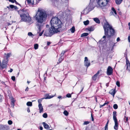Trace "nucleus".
<instances>
[{"instance_id": "obj_34", "label": "nucleus", "mask_w": 130, "mask_h": 130, "mask_svg": "<svg viewBox=\"0 0 130 130\" xmlns=\"http://www.w3.org/2000/svg\"><path fill=\"white\" fill-rule=\"evenodd\" d=\"M62 58L61 57H60L58 59V61H59V62H57V64H58L59 63H60L61 62V61H62Z\"/></svg>"}, {"instance_id": "obj_1", "label": "nucleus", "mask_w": 130, "mask_h": 130, "mask_svg": "<svg viewBox=\"0 0 130 130\" xmlns=\"http://www.w3.org/2000/svg\"><path fill=\"white\" fill-rule=\"evenodd\" d=\"M50 23L51 27L50 31L46 30L44 33V35L46 36H51L53 34L59 32V29L62 26L61 21L57 17L53 18Z\"/></svg>"}, {"instance_id": "obj_10", "label": "nucleus", "mask_w": 130, "mask_h": 130, "mask_svg": "<svg viewBox=\"0 0 130 130\" xmlns=\"http://www.w3.org/2000/svg\"><path fill=\"white\" fill-rule=\"evenodd\" d=\"M84 64L85 66L87 67H88L90 65V62H89L87 57H85V58Z\"/></svg>"}, {"instance_id": "obj_6", "label": "nucleus", "mask_w": 130, "mask_h": 130, "mask_svg": "<svg viewBox=\"0 0 130 130\" xmlns=\"http://www.w3.org/2000/svg\"><path fill=\"white\" fill-rule=\"evenodd\" d=\"M20 16L21 17L22 16H24L29 14L28 10L25 9H23L21 10H20L18 11Z\"/></svg>"}, {"instance_id": "obj_53", "label": "nucleus", "mask_w": 130, "mask_h": 130, "mask_svg": "<svg viewBox=\"0 0 130 130\" xmlns=\"http://www.w3.org/2000/svg\"><path fill=\"white\" fill-rule=\"evenodd\" d=\"M3 96L0 94V102H1L2 101V98Z\"/></svg>"}, {"instance_id": "obj_46", "label": "nucleus", "mask_w": 130, "mask_h": 130, "mask_svg": "<svg viewBox=\"0 0 130 130\" xmlns=\"http://www.w3.org/2000/svg\"><path fill=\"white\" fill-rule=\"evenodd\" d=\"M9 7L13 9L14 8V6L13 5H10Z\"/></svg>"}, {"instance_id": "obj_26", "label": "nucleus", "mask_w": 130, "mask_h": 130, "mask_svg": "<svg viewBox=\"0 0 130 130\" xmlns=\"http://www.w3.org/2000/svg\"><path fill=\"white\" fill-rule=\"evenodd\" d=\"M26 105L28 106H31L32 105V102H28L26 103Z\"/></svg>"}, {"instance_id": "obj_16", "label": "nucleus", "mask_w": 130, "mask_h": 130, "mask_svg": "<svg viewBox=\"0 0 130 130\" xmlns=\"http://www.w3.org/2000/svg\"><path fill=\"white\" fill-rule=\"evenodd\" d=\"M55 94L54 95H49V94H47L45 96L46 97L44 98V99H51L52 98H53V97H54L55 95Z\"/></svg>"}, {"instance_id": "obj_7", "label": "nucleus", "mask_w": 130, "mask_h": 130, "mask_svg": "<svg viewBox=\"0 0 130 130\" xmlns=\"http://www.w3.org/2000/svg\"><path fill=\"white\" fill-rule=\"evenodd\" d=\"M113 73V69L112 67L109 66L107 68V74L108 75H110Z\"/></svg>"}, {"instance_id": "obj_57", "label": "nucleus", "mask_w": 130, "mask_h": 130, "mask_svg": "<svg viewBox=\"0 0 130 130\" xmlns=\"http://www.w3.org/2000/svg\"><path fill=\"white\" fill-rule=\"evenodd\" d=\"M14 8L15 9L17 10L18 9V8L16 6H14Z\"/></svg>"}, {"instance_id": "obj_15", "label": "nucleus", "mask_w": 130, "mask_h": 130, "mask_svg": "<svg viewBox=\"0 0 130 130\" xmlns=\"http://www.w3.org/2000/svg\"><path fill=\"white\" fill-rule=\"evenodd\" d=\"M42 124L43 125L44 128H45L47 130L50 129V127L48 124H47L44 122H43Z\"/></svg>"}, {"instance_id": "obj_35", "label": "nucleus", "mask_w": 130, "mask_h": 130, "mask_svg": "<svg viewBox=\"0 0 130 130\" xmlns=\"http://www.w3.org/2000/svg\"><path fill=\"white\" fill-rule=\"evenodd\" d=\"M63 114L64 115L66 116H67L68 115V112L67 110H65L63 112Z\"/></svg>"}, {"instance_id": "obj_48", "label": "nucleus", "mask_w": 130, "mask_h": 130, "mask_svg": "<svg viewBox=\"0 0 130 130\" xmlns=\"http://www.w3.org/2000/svg\"><path fill=\"white\" fill-rule=\"evenodd\" d=\"M62 14V15H61V16L62 17V16L64 15V14H63V12H59V14Z\"/></svg>"}, {"instance_id": "obj_47", "label": "nucleus", "mask_w": 130, "mask_h": 130, "mask_svg": "<svg viewBox=\"0 0 130 130\" xmlns=\"http://www.w3.org/2000/svg\"><path fill=\"white\" fill-rule=\"evenodd\" d=\"M26 1L29 4H30L31 3V0H27Z\"/></svg>"}, {"instance_id": "obj_18", "label": "nucleus", "mask_w": 130, "mask_h": 130, "mask_svg": "<svg viewBox=\"0 0 130 130\" xmlns=\"http://www.w3.org/2000/svg\"><path fill=\"white\" fill-rule=\"evenodd\" d=\"M117 112L116 111H114L113 112V120H117V118L116 116Z\"/></svg>"}, {"instance_id": "obj_13", "label": "nucleus", "mask_w": 130, "mask_h": 130, "mask_svg": "<svg viewBox=\"0 0 130 130\" xmlns=\"http://www.w3.org/2000/svg\"><path fill=\"white\" fill-rule=\"evenodd\" d=\"M115 123V125L114 126V129L116 130H117L118 129V124L117 120H114Z\"/></svg>"}, {"instance_id": "obj_4", "label": "nucleus", "mask_w": 130, "mask_h": 130, "mask_svg": "<svg viewBox=\"0 0 130 130\" xmlns=\"http://www.w3.org/2000/svg\"><path fill=\"white\" fill-rule=\"evenodd\" d=\"M90 2L93 3L94 2H97L99 6L104 7L109 2V0H90Z\"/></svg>"}, {"instance_id": "obj_63", "label": "nucleus", "mask_w": 130, "mask_h": 130, "mask_svg": "<svg viewBox=\"0 0 130 130\" xmlns=\"http://www.w3.org/2000/svg\"><path fill=\"white\" fill-rule=\"evenodd\" d=\"M128 25L129 26V28L130 29V22L128 23Z\"/></svg>"}, {"instance_id": "obj_20", "label": "nucleus", "mask_w": 130, "mask_h": 130, "mask_svg": "<svg viewBox=\"0 0 130 130\" xmlns=\"http://www.w3.org/2000/svg\"><path fill=\"white\" fill-rule=\"evenodd\" d=\"M55 4H59L60 3H61L62 2H63V0H54Z\"/></svg>"}, {"instance_id": "obj_52", "label": "nucleus", "mask_w": 130, "mask_h": 130, "mask_svg": "<svg viewBox=\"0 0 130 130\" xmlns=\"http://www.w3.org/2000/svg\"><path fill=\"white\" fill-rule=\"evenodd\" d=\"M66 52H67V51H63L62 52L61 54H62V55H63V54L64 53H65Z\"/></svg>"}, {"instance_id": "obj_45", "label": "nucleus", "mask_w": 130, "mask_h": 130, "mask_svg": "<svg viewBox=\"0 0 130 130\" xmlns=\"http://www.w3.org/2000/svg\"><path fill=\"white\" fill-rule=\"evenodd\" d=\"M89 123L88 121H85L84 123V125H87Z\"/></svg>"}, {"instance_id": "obj_33", "label": "nucleus", "mask_w": 130, "mask_h": 130, "mask_svg": "<svg viewBox=\"0 0 130 130\" xmlns=\"http://www.w3.org/2000/svg\"><path fill=\"white\" fill-rule=\"evenodd\" d=\"M124 120L125 123L127 122L128 120V117H126L125 116L124 118Z\"/></svg>"}, {"instance_id": "obj_42", "label": "nucleus", "mask_w": 130, "mask_h": 130, "mask_svg": "<svg viewBox=\"0 0 130 130\" xmlns=\"http://www.w3.org/2000/svg\"><path fill=\"white\" fill-rule=\"evenodd\" d=\"M126 64H128V63H129H129H129V61L128 60V58L127 57H126Z\"/></svg>"}, {"instance_id": "obj_12", "label": "nucleus", "mask_w": 130, "mask_h": 130, "mask_svg": "<svg viewBox=\"0 0 130 130\" xmlns=\"http://www.w3.org/2000/svg\"><path fill=\"white\" fill-rule=\"evenodd\" d=\"M87 7L89 9H91L92 10L93 9L94 7L93 3L90 2L89 5Z\"/></svg>"}, {"instance_id": "obj_11", "label": "nucleus", "mask_w": 130, "mask_h": 130, "mask_svg": "<svg viewBox=\"0 0 130 130\" xmlns=\"http://www.w3.org/2000/svg\"><path fill=\"white\" fill-rule=\"evenodd\" d=\"M111 10L112 11H111L109 13V14L110 16L112 15H114V16H115V15H114L113 13H114L116 15L117 14L116 11L113 7H112L111 8Z\"/></svg>"}, {"instance_id": "obj_31", "label": "nucleus", "mask_w": 130, "mask_h": 130, "mask_svg": "<svg viewBox=\"0 0 130 130\" xmlns=\"http://www.w3.org/2000/svg\"><path fill=\"white\" fill-rule=\"evenodd\" d=\"M11 55V53H9L7 54L6 56V59L7 60L8 58L10 57V55Z\"/></svg>"}, {"instance_id": "obj_43", "label": "nucleus", "mask_w": 130, "mask_h": 130, "mask_svg": "<svg viewBox=\"0 0 130 130\" xmlns=\"http://www.w3.org/2000/svg\"><path fill=\"white\" fill-rule=\"evenodd\" d=\"M11 79L13 81L15 80V77L14 76H12L11 77Z\"/></svg>"}, {"instance_id": "obj_50", "label": "nucleus", "mask_w": 130, "mask_h": 130, "mask_svg": "<svg viewBox=\"0 0 130 130\" xmlns=\"http://www.w3.org/2000/svg\"><path fill=\"white\" fill-rule=\"evenodd\" d=\"M108 126L105 125V130H108Z\"/></svg>"}, {"instance_id": "obj_23", "label": "nucleus", "mask_w": 130, "mask_h": 130, "mask_svg": "<svg viewBox=\"0 0 130 130\" xmlns=\"http://www.w3.org/2000/svg\"><path fill=\"white\" fill-rule=\"evenodd\" d=\"M94 20L97 23L99 24L100 23V20L98 18H93Z\"/></svg>"}, {"instance_id": "obj_22", "label": "nucleus", "mask_w": 130, "mask_h": 130, "mask_svg": "<svg viewBox=\"0 0 130 130\" xmlns=\"http://www.w3.org/2000/svg\"><path fill=\"white\" fill-rule=\"evenodd\" d=\"M15 100L13 98H12L11 99V104L12 105L13 107L14 105V102H15Z\"/></svg>"}, {"instance_id": "obj_5", "label": "nucleus", "mask_w": 130, "mask_h": 130, "mask_svg": "<svg viewBox=\"0 0 130 130\" xmlns=\"http://www.w3.org/2000/svg\"><path fill=\"white\" fill-rule=\"evenodd\" d=\"M21 22L24 21L25 22H30L31 21V18L29 16V15H25L21 16Z\"/></svg>"}, {"instance_id": "obj_59", "label": "nucleus", "mask_w": 130, "mask_h": 130, "mask_svg": "<svg viewBox=\"0 0 130 130\" xmlns=\"http://www.w3.org/2000/svg\"><path fill=\"white\" fill-rule=\"evenodd\" d=\"M84 87H82V89L80 91V93H81L83 91V89H84Z\"/></svg>"}, {"instance_id": "obj_2", "label": "nucleus", "mask_w": 130, "mask_h": 130, "mask_svg": "<svg viewBox=\"0 0 130 130\" xmlns=\"http://www.w3.org/2000/svg\"><path fill=\"white\" fill-rule=\"evenodd\" d=\"M47 16L46 12L43 9H38V12L35 16L37 22V25L39 30L38 33L40 36L42 35L43 32V30L41 32H40L43 27V22L44 20L46 19Z\"/></svg>"}, {"instance_id": "obj_56", "label": "nucleus", "mask_w": 130, "mask_h": 130, "mask_svg": "<svg viewBox=\"0 0 130 130\" xmlns=\"http://www.w3.org/2000/svg\"><path fill=\"white\" fill-rule=\"evenodd\" d=\"M27 111L28 112H30V111L29 108H28L27 109Z\"/></svg>"}, {"instance_id": "obj_9", "label": "nucleus", "mask_w": 130, "mask_h": 130, "mask_svg": "<svg viewBox=\"0 0 130 130\" xmlns=\"http://www.w3.org/2000/svg\"><path fill=\"white\" fill-rule=\"evenodd\" d=\"M91 11V9H88L87 7L83 10L81 12V14H88L90 11ZM82 14H81V15Z\"/></svg>"}, {"instance_id": "obj_21", "label": "nucleus", "mask_w": 130, "mask_h": 130, "mask_svg": "<svg viewBox=\"0 0 130 130\" xmlns=\"http://www.w3.org/2000/svg\"><path fill=\"white\" fill-rule=\"evenodd\" d=\"M94 27L91 26L90 27H88L87 29L90 31H92L94 30Z\"/></svg>"}, {"instance_id": "obj_3", "label": "nucleus", "mask_w": 130, "mask_h": 130, "mask_svg": "<svg viewBox=\"0 0 130 130\" xmlns=\"http://www.w3.org/2000/svg\"><path fill=\"white\" fill-rule=\"evenodd\" d=\"M103 27L105 35L102 38V39H104V40L105 39L106 37L109 39L115 35V30L112 25H110L107 21H106V22L105 23Z\"/></svg>"}, {"instance_id": "obj_62", "label": "nucleus", "mask_w": 130, "mask_h": 130, "mask_svg": "<svg viewBox=\"0 0 130 130\" xmlns=\"http://www.w3.org/2000/svg\"><path fill=\"white\" fill-rule=\"evenodd\" d=\"M9 1L10 2H11L12 3H14V1L12 0H9Z\"/></svg>"}, {"instance_id": "obj_61", "label": "nucleus", "mask_w": 130, "mask_h": 130, "mask_svg": "<svg viewBox=\"0 0 130 130\" xmlns=\"http://www.w3.org/2000/svg\"><path fill=\"white\" fill-rule=\"evenodd\" d=\"M39 129L40 130H42L43 129V128L42 126H40Z\"/></svg>"}, {"instance_id": "obj_64", "label": "nucleus", "mask_w": 130, "mask_h": 130, "mask_svg": "<svg viewBox=\"0 0 130 130\" xmlns=\"http://www.w3.org/2000/svg\"><path fill=\"white\" fill-rule=\"evenodd\" d=\"M28 90V87H27L25 90V91H27Z\"/></svg>"}, {"instance_id": "obj_25", "label": "nucleus", "mask_w": 130, "mask_h": 130, "mask_svg": "<svg viewBox=\"0 0 130 130\" xmlns=\"http://www.w3.org/2000/svg\"><path fill=\"white\" fill-rule=\"evenodd\" d=\"M88 35V33H84L82 34L81 36V37H85L87 36Z\"/></svg>"}, {"instance_id": "obj_8", "label": "nucleus", "mask_w": 130, "mask_h": 130, "mask_svg": "<svg viewBox=\"0 0 130 130\" xmlns=\"http://www.w3.org/2000/svg\"><path fill=\"white\" fill-rule=\"evenodd\" d=\"M9 127L6 125H0V130H9Z\"/></svg>"}, {"instance_id": "obj_36", "label": "nucleus", "mask_w": 130, "mask_h": 130, "mask_svg": "<svg viewBox=\"0 0 130 130\" xmlns=\"http://www.w3.org/2000/svg\"><path fill=\"white\" fill-rule=\"evenodd\" d=\"M42 116L44 118H46L47 117V115L46 113H44L43 114Z\"/></svg>"}, {"instance_id": "obj_28", "label": "nucleus", "mask_w": 130, "mask_h": 130, "mask_svg": "<svg viewBox=\"0 0 130 130\" xmlns=\"http://www.w3.org/2000/svg\"><path fill=\"white\" fill-rule=\"evenodd\" d=\"M6 66L7 65L6 64L2 63V64L1 65V67L2 68L4 69L6 67Z\"/></svg>"}, {"instance_id": "obj_54", "label": "nucleus", "mask_w": 130, "mask_h": 130, "mask_svg": "<svg viewBox=\"0 0 130 130\" xmlns=\"http://www.w3.org/2000/svg\"><path fill=\"white\" fill-rule=\"evenodd\" d=\"M120 40V39L119 37H118L117 39V42H119Z\"/></svg>"}, {"instance_id": "obj_30", "label": "nucleus", "mask_w": 130, "mask_h": 130, "mask_svg": "<svg viewBox=\"0 0 130 130\" xmlns=\"http://www.w3.org/2000/svg\"><path fill=\"white\" fill-rule=\"evenodd\" d=\"M83 22L84 24L85 25H86L89 24V20H87L86 21H84Z\"/></svg>"}, {"instance_id": "obj_24", "label": "nucleus", "mask_w": 130, "mask_h": 130, "mask_svg": "<svg viewBox=\"0 0 130 130\" xmlns=\"http://www.w3.org/2000/svg\"><path fill=\"white\" fill-rule=\"evenodd\" d=\"M122 1L123 0H116V3L117 5H119L122 3Z\"/></svg>"}, {"instance_id": "obj_60", "label": "nucleus", "mask_w": 130, "mask_h": 130, "mask_svg": "<svg viewBox=\"0 0 130 130\" xmlns=\"http://www.w3.org/2000/svg\"><path fill=\"white\" fill-rule=\"evenodd\" d=\"M13 71V69H11L9 71L10 72H11Z\"/></svg>"}, {"instance_id": "obj_44", "label": "nucleus", "mask_w": 130, "mask_h": 130, "mask_svg": "<svg viewBox=\"0 0 130 130\" xmlns=\"http://www.w3.org/2000/svg\"><path fill=\"white\" fill-rule=\"evenodd\" d=\"M116 84L119 87L120 86V83L119 82L117 81L116 82Z\"/></svg>"}, {"instance_id": "obj_19", "label": "nucleus", "mask_w": 130, "mask_h": 130, "mask_svg": "<svg viewBox=\"0 0 130 130\" xmlns=\"http://www.w3.org/2000/svg\"><path fill=\"white\" fill-rule=\"evenodd\" d=\"M38 107L39 108V112L41 113L43 111V108L42 106V105H38Z\"/></svg>"}, {"instance_id": "obj_55", "label": "nucleus", "mask_w": 130, "mask_h": 130, "mask_svg": "<svg viewBox=\"0 0 130 130\" xmlns=\"http://www.w3.org/2000/svg\"><path fill=\"white\" fill-rule=\"evenodd\" d=\"M128 40L129 42H130V36H128Z\"/></svg>"}, {"instance_id": "obj_27", "label": "nucleus", "mask_w": 130, "mask_h": 130, "mask_svg": "<svg viewBox=\"0 0 130 130\" xmlns=\"http://www.w3.org/2000/svg\"><path fill=\"white\" fill-rule=\"evenodd\" d=\"M70 30L72 33L74 32L75 31V28L74 26L72 27L70 29Z\"/></svg>"}, {"instance_id": "obj_39", "label": "nucleus", "mask_w": 130, "mask_h": 130, "mask_svg": "<svg viewBox=\"0 0 130 130\" xmlns=\"http://www.w3.org/2000/svg\"><path fill=\"white\" fill-rule=\"evenodd\" d=\"M2 63L7 64V61L5 60H3L2 62Z\"/></svg>"}, {"instance_id": "obj_32", "label": "nucleus", "mask_w": 130, "mask_h": 130, "mask_svg": "<svg viewBox=\"0 0 130 130\" xmlns=\"http://www.w3.org/2000/svg\"><path fill=\"white\" fill-rule=\"evenodd\" d=\"M44 99V98H42L41 99H39L38 100V102L39 103V105L41 104V102L42 101V100Z\"/></svg>"}, {"instance_id": "obj_14", "label": "nucleus", "mask_w": 130, "mask_h": 130, "mask_svg": "<svg viewBox=\"0 0 130 130\" xmlns=\"http://www.w3.org/2000/svg\"><path fill=\"white\" fill-rule=\"evenodd\" d=\"M100 72V70H99L97 73L95 74V75H94V76L92 77V79L93 80L95 81L96 80L97 77L98 76V75L99 74Z\"/></svg>"}, {"instance_id": "obj_29", "label": "nucleus", "mask_w": 130, "mask_h": 130, "mask_svg": "<svg viewBox=\"0 0 130 130\" xmlns=\"http://www.w3.org/2000/svg\"><path fill=\"white\" fill-rule=\"evenodd\" d=\"M38 45L37 44H34V48L35 50L37 49L38 47Z\"/></svg>"}, {"instance_id": "obj_41", "label": "nucleus", "mask_w": 130, "mask_h": 130, "mask_svg": "<svg viewBox=\"0 0 130 130\" xmlns=\"http://www.w3.org/2000/svg\"><path fill=\"white\" fill-rule=\"evenodd\" d=\"M8 123L9 125H11L12 123V122L11 120H9L8 121Z\"/></svg>"}, {"instance_id": "obj_51", "label": "nucleus", "mask_w": 130, "mask_h": 130, "mask_svg": "<svg viewBox=\"0 0 130 130\" xmlns=\"http://www.w3.org/2000/svg\"><path fill=\"white\" fill-rule=\"evenodd\" d=\"M47 75V72H46L44 74V80H45L46 79V77L45 76V75Z\"/></svg>"}, {"instance_id": "obj_40", "label": "nucleus", "mask_w": 130, "mask_h": 130, "mask_svg": "<svg viewBox=\"0 0 130 130\" xmlns=\"http://www.w3.org/2000/svg\"><path fill=\"white\" fill-rule=\"evenodd\" d=\"M28 35L29 36H34V35L32 34V33L30 32H28Z\"/></svg>"}, {"instance_id": "obj_37", "label": "nucleus", "mask_w": 130, "mask_h": 130, "mask_svg": "<svg viewBox=\"0 0 130 130\" xmlns=\"http://www.w3.org/2000/svg\"><path fill=\"white\" fill-rule=\"evenodd\" d=\"M113 108L115 109H117L118 108V106L116 104H114L113 106Z\"/></svg>"}, {"instance_id": "obj_17", "label": "nucleus", "mask_w": 130, "mask_h": 130, "mask_svg": "<svg viewBox=\"0 0 130 130\" xmlns=\"http://www.w3.org/2000/svg\"><path fill=\"white\" fill-rule=\"evenodd\" d=\"M115 90V89H112L109 91V93L111 95H113V97H114L115 95L116 92Z\"/></svg>"}, {"instance_id": "obj_49", "label": "nucleus", "mask_w": 130, "mask_h": 130, "mask_svg": "<svg viewBox=\"0 0 130 130\" xmlns=\"http://www.w3.org/2000/svg\"><path fill=\"white\" fill-rule=\"evenodd\" d=\"M91 118L92 120V121H93L94 120V119L92 113H91Z\"/></svg>"}, {"instance_id": "obj_38", "label": "nucleus", "mask_w": 130, "mask_h": 130, "mask_svg": "<svg viewBox=\"0 0 130 130\" xmlns=\"http://www.w3.org/2000/svg\"><path fill=\"white\" fill-rule=\"evenodd\" d=\"M71 96V94L70 93H68L66 95V97L68 98H70Z\"/></svg>"}, {"instance_id": "obj_58", "label": "nucleus", "mask_w": 130, "mask_h": 130, "mask_svg": "<svg viewBox=\"0 0 130 130\" xmlns=\"http://www.w3.org/2000/svg\"><path fill=\"white\" fill-rule=\"evenodd\" d=\"M15 3H16V4H18V5H20V6H21V5H20V4H19V3H17L16 1L15 0H14Z\"/></svg>"}]
</instances>
